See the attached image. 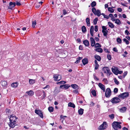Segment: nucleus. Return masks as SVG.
<instances>
[{
    "mask_svg": "<svg viewBox=\"0 0 130 130\" xmlns=\"http://www.w3.org/2000/svg\"><path fill=\"white\" fill-rule=\"evenodd\" d=\"M94 58L99 61L101 60V57L98 55L96 54L94 56Z\"/></svg>",
    "mask_w": 130,
    "mask_h": 130,
    "instance_id": "nucleus-23",
    "label": "nucleus"
},
{
    "mask_svg": "<svg viewBox=\"0 0 130 130\" xmlns=\"http://www.w3.org/2000/svg\"><path fill=\"white\" fill-rule=\"evenodd\" d=\"M95 51L97 52L100 53H102L103 51L102 49L101 48H98L95 49Z\"/></svg>",
    "mask_w": 130,
    "mask_h": 130,
    "instance_id": "nucleus-35",
    "label": "nucleus"
},
{
    "mask_svg": "<svg viewBox=\"0 0 130 130\" xmlns=\"http://www.w3.org/2000/svg\"><path fill=\"white\" fill-rule=\"evenodd\" d=\"M104 18L107 19H108L109 18V16H108L106 15H105L104 16Z\"/></svg>",
    "mask_w": 130,
    "mask_h": 130,
    "instance_id": "nucleus-61",
    "label": "nucleus"
},
{
    "mask_svg": "<svg viewBox=\"0 0 130 130\" xmlns=\"http://www.w3.org/2000/svg\"><path fill=\"white\" fill-rule=\"evenodd\" d=\"M115 21V23L118 25H119L121 24V23L120 20L118 19H115L113 22Z\"/></svg>",
    "mask_w": 130,
    "mask_h": 130,
    "instance_id": "nucleus-16",
    "label": "nucleus"
},
{
    "mask_svg": "<svg viewBox=\"0 0 130 130\" xmlns=\"http://www.w3.org/2000/svg\"><path fill=\"white\" fill-rule=\"evenodd\" d=\"M107 125L106 122H104L99 127V129H103L107 127Z\"/></svg>",
    "mask_w": 130,
    "mask_h": 130,
    "instance_id": "nucleus-6",
    "label": "nucleus"
},
{
    "mask_svg": "<svg viewBox=\"0 0 130 130\" xmlns=\"http://www.w3.org/2000/svg\"><path fill=\"white\" fill-rule=\"evenodd\" d=\"M98 86L104 92L105 91V86L101 83L99 84Z\"/></svg>",
    "mask_w": 130,
    "mask_h": 130,
    "instance_id": "nucleus-13",
    "label": "nucleus"
},
{
    "mask_svg": "<svg viewBox=\"0 0 130 130\" xmlns=\"http://www.w3.org/2000/svg\"><path fill=\"white\" fill-rule=\"evenodd\" d=\"M8 118L9 119V121L13 122H16L17 119L18 118L16 117V116L14 115H11L9 116Z\"/></svg>",
    "mask_w": 130,
    "mask_h": 130,
    "instance_id": "nucleus-2",
    "label": "nucleus"
},
{
    "mask_svg": "<svg viewBox=\"0 0 130 130\" xmlns=\"http://www.w3.org/2000/svg\"><path fill=\"white\" fill-rule=\"evenodd\" d=\"M108 10L110 13H113L114 12V10L111 7H108Z\"/></svg>",
    "mask_w": 130,
    "mask_h": 130,
    "instance_id": "nucleus-38",
    "label": "nucleus"
},
{
    "mask_svg": "<svg viewBox=\"0 0 130 130\" xmlns=\"http://www.w3.org/2000/svg\"><path fill=\"white\" fill-rule=\"evenodd\" d=\"M94 27L93 26H91L90 29V32L91 36L92 37L93 36Z\"/></svg>",
    "mask_w": 130,
    "mask_h": 130,
    "instance_id": "nucleus-20",
    "label": "nucleus"
},
{
    "mask_svg": "<svg viewBox=\"0 0 130 130\" xmlns=\"http://www.w3.org/2000/svg\"><path fill=\"white\" fill-rule=\"evenodd\" d=\"M8 125L10 127L13 128L15 126L17 125V124L15 122L10 121V122L8 123Z\"/></svg>",
    "mask_w": 130,
    "mask_h": 130,
    "instance_id": "nucleus-8",
    "label": "nucleus"
},
{
    "mask_svg": "<svg viewBox=\"0 0 130 130\" xmlns=\"http://www.w3.org/2000/svg\"><path fill=\"white\" fill-rule=\"evenodd\" d=\"M35 112L39 115L41 118H43V116L42 113L40 110L36 109L35 110Z\"/></svg>",
    "mask_w": 130,
    "mask_h": 130,
    "instance_id": "nucleus-9",
    "label": "nucleus"
},
{
    "mask_svg": "<svg viewBox=\"0 0 130 130\" xmlns=\"http://www.w3.org/2000/svg\"><path fill=\"white\" fill-rule=\"evenodd\" d=\"M112 72L114 74L116 75L118 74V69L117 68L115 67H114L112 68Z\"/></svg>",
    "mask_w": 130,
    "mask_h": 130,
    "instance_id": "nucleus-12",
    "label": "nucleus"
},
{
    "mask_svg": "<svg viewBox=\"0 0 130 130\" xmlns=\"http://www.w3.org/2000/svg\"><path fill=\"white\" fill-rule=\"evenodd\" d=\"M92 10V12L94 13V14H95L97 11L96 10V9L95 8H93Z\"/></svg>",
    "mask_w": 130,
    "mask_h": 130,
    "instance_id": "nucleus-51",
    "label": "nucleus"
},
{
    "mask_svg": "<svg viewBox=\"0 0 130 130\" xmlns=\"http://www.w3.org/2000/svg\"><path fill=\"white\" fill-rule=\"evenodd\" d=\"M63 14L64 15H65L67 13V11L66 10L64 9L63 10Z\"/></svg>",
    "mask_w": 130,
    "mask_h": 130,
    "instance_id": "nucleus-63",
    "label": "nucleus"
},
{
    "mask_svg": "<svg viewBox=\"0 0 130 130\" xmlns=\"http://www.w3.org/2000/svg\"><path fill=\"white\" fill-rule=\"evenodd\" d=\"M105 94L106 97L109 98L110 97L111 95V90L109 88L106 89Z\"/></svg>",
    "mask_w": 130,
    "mask_h": 130,
    "instance_id": "nucleus-5",
    "label": "nucleus"
},
{
    "mask_svg": "<svg viewBox=\"0 0 130 130\" xmlns=\"http://www.w3.org/2000/svg\"><path fill=\"white\" fill-rule=\"evenodd\" d=\"M102 32L103 34V35L105 36H107L108 35V30H106L105 31H102Z\"/></svg>",
    "mask_w": 130,
    "mask_h": 130,
    "instance_id": "nucleus-37",
    "label": "nucleus"
},
{
    "mask_svg": "<svg viewBox=\"0 0 130 130\" xmlns=\"http://www.w3.org/2000/svg\"><path fill=\"white\" fill-rule=\"evenodd\" d=\"M127 108L126 107H122L120 109V111L121 112H124L126 110Z\"/></svg>",
    "mask_w": 130,
    "mask_h": 130,
    "instance_id": "nucleus-22",
    "label": "nucleus"
},
{
    "mask_svg": "<svg viewBox=\"0 0 130 130\" xmlns=\"http://www.w3.org/2000/svg\"><path fill=\"white\" fill-rule=\"evenodd\" d=\"M82 32L84 33H85L86 32V28L84 26H82Z\"/></svg>",
    "mask_w": 130,
    "mask_h": 130,
    "instance_id": "nucleus-31",
    "label": "nucleus"
},
{
    "mask_svg": "<svg viewBox=\"0 0 130 130\" xmlns=\"http://www.w3.org/2000/svg\"><path fill=\"white\" fill-rule=\"evenodd\" d=\"M94 14L95 15H96L99 17L101 15L100 11L98 10H97Z\"/></svg>",
    "mask_w": 130,
    "mask_h": 130,
    "instance_id": "nucleus-32",
    "label": "nucleus"
},
{
    "mask_svg": "<svg viewBox=\"0 0 130 130\" xmlns=\"http://www.w3.org/2000/svg\"><path fill=\"white\" fill-rule=\"evenodd\" d=\"M0 84L3 88H5L7 87V84L6 81H2L1 82Z\"/></svg>",
    "mask_w": 130,
    "mask_h": 130,
    "instance_id": "nucleus-10",
    "label": "nucleus"
},
{
    "mask_svg": "<svg viewBox=\"0 0 130 130\" xmlns=\"http://www.w3.org/2000/svg\"><path fill=\"white\" fill-rule=\"evenodd\" d=\"M18 83L15 82L11 84V86L13 88H15L17 87L18 86Z\"/></svg>",
    "mask_w": 130,
    "mask_h": 130,
    "instance_id": "nucleus-25",
    "label": "nucleus"
},
{
    "mask_svg": "<svg viewBox=\"0 0 130 130\" xmlns=\"http://www.w3.org/2000/svg\"><path fill=\"white\" fill-rule=\"evenodd\" d=\"M91 93L94 96L96 95V92L94 90H93L91 91Z\"/></svg>",
    "mask_w": 130,
    "mask_h": 130,
    "instance_id": "nucleus-42",
    "label": "nucleus"
},
{
    "mask_svg": "<svg viewBox=\"0 0 130 130\" xmlns=\"http://www.w3.org/2000/svg\"><path fill=\"white\" fill-rule=\"evenodd\" d=\"M129 96V93L128 92L123 93L118 96L119 98L124 99L125 98H127Z\"/></svg>",
    "mask_w": 130,
    "mask_h": 130,
    "instance_id": "nucleus-4",
    "label": "nucleus"
},
{
    "mask_svg": "<svg viewBox=\"0 0 130 130\" xmlns=\"http://www.w3.org/2000/svg\"><path fill=\"white\" fill-rule=\"evenodd\" d=\"M118 89L117 88H115L114 89L113 92L114 93H117L118 92Z\"/></svg>",
    "mask_w": 130,
    "mask_h": 130,
    "instance_id": "nucleus-52",
    "label": "nucleus"
},
{
    "mask_svg": "<svg viewBox=\"0 0 130 130\" xmlns=\"http://www.w3.org/2000/svg\"><path fill=\"white\" fill-rule=\"evenodd\" d=\"M83 43L86 46H88L89 45V43L88 41L87 40H85L83 41Z\"/></svg>",
    "mask_w": 130,
    "mask_h": 130,
    "instance_id": "nucleus-24",
    "label": "nucleus"
},
{
    "mask_svg": "<svg viewBox=\"0 0 130 130\" xmlns=\"http://www.w3.org/2000/svg\"><path fill=\"white\" fill-rule=\"evenodd\" d=\"M60 117L61 119L62 120V121H63L65 118H66L67 117L66 116H63L62 115H61Z\"/></svg>",
    "mask_w": 130,
    "mask_h": 130,
    "instance_id": "nucleus-47",
    "label": "nucleus"
},
{
    "mask_svg": "<svg viewBox=\"0 0 130 130\" xmlns=\"http://www.w3.org/2000/svg\"><path fill=\"white\" fill-rule=\"evenodd\" d=\"M113 50L114 51L116 52H118V50L116 47L113 48Z\"/></svg>",
    "mask_w": 130,
    "mask_h": 130,
    "instance_id": "nucleus-58",
    "label": "nucleus"
},
{
    "mask_svg": "<svg viewBox=\"0 0 130 130\" xmlns=\"http://www.w3.org/2000/svg\"><path fill=\"white\" fill-rule=\"evenodd\" d=\"M70 87V86L68 85H61L60 86V88H62L63 89L64 88L65 89H67Z\"/></svg>",
    "mask_w": 130,
    "mask_h": 130,
    "instance_id": "nucleus-15",
    "label": "nucleus"
},
{
    "mask_svg": "<svg viewBox=\"0 0 130 130\" xmlns=\"http://www.w3.org/2000/svg\"><path fill=\"white\" fill-rule=\"evenodd\" d=\"M68 106L72 107L74 108L75 107V105L73 103H72L71 102H70L68 103Z\"/></svg>",
    "mask_w": 130,
    "mask_h": 130,
    "instance_id": "nucleus-34",
    "label": "nucleus"
},
{
    "mask_svg": "<svg viewBox=\"0 0 130 130\" xmlns=\"http://www.w3.org/2000/svg\"><path fill=\"white\" fill-rule=\"evenodd\" d=\"M121 124V122L114 121L112 123V125L114 129L117 130L121 128V126L120 125Z\"/></svg>",
    "mask_w": 130,
    "mask_h": 130,
    "instance_id": "nucleus-1",
    "label": "nucleus"
},
{
    "mask_svg": "<svg viewBox=\"0 0 130 130\" xmlns=\"http://www.w3.org/2000/svg\"><path fill=\"white\" fill-rule=\"evenodd\" d=\"M53 78L55 81H58L61 79L62 77L60 75L57 74H54L53 75Z\"/></svg>",
    "mask_w": 130,
    "mask_h": 130,
    "instance_id": "nucleus-3",
    "label": "nucleus"
},
{
    "mask_svg": "<svg viewBox=\"0 0 130 130\" xmlns=\"http://www.w3.org/2000/svg\"><path fill=\"white\" fill-rule=\"evenodd\" d=\"M94 46L95 47H101V45L98 43L95 44Z\"/></svg>",
    "mask_w": 130,
    "mask_h": 130,
    "instance_id": "nucleus-41",
    "label": "nucleus"
},
{
    "mask_svg": "<svg viewBox=\"0 0 130 130\" xmlns=\"http://www.w3.org/2000/svg\"><path fill=\"white\" fill-rule=\"evenodd\" d=\"M107 57L109 60H110L111 59V56L110 54H108L107 55Z\"/></svg>",
    "mask_w": 130,
    "mask_h": 130,
    "instance_id": "nucleus-54",
    "label": "nucleus"
},
{
    "mask_svg": "<svg viewBox=\"0 0 130 130\" xmlns=\"http://www.w3.org/2000/svg\"><path fill=\"white\" fill-rule=\"evenodd\" d=\"M59 83H60L61 84H65L66 83V82L65 81H61L59 82Z\"/></svg>",
    "mask_w": 130,
    "mask_h": 130,
    "instance_id": "nucleus-64",
    "label": "nucleus"
},
{
    "mask_svg": "<svg viewBox=\"0 0 130 130\" xmlns=\"http://www.w3.org/2000/svg\"><path fill=\"white\" fill-rule=\"evenodd\" d=\"M127 74V71L125 72L123 74V77L124 78L125 77V76Z\"/></svg>",
    "mask_w": 130,
    "mask_h": 130,
    "instance_id": "nucleus-57",
    "label": "nucleus"
},
{
    "mask_svg": "<svg viewBox=\"0 0 130 130\" xmlns=\"http://www.w3.org/2000/svg\"><path fill=\"white\" fill-rule=\"evenodd\" d=\"M125 33L126 34V35H128L130 34V33H129V32L127 30H125Z\"/></svg>",
    "mask_w": 130,
    "mask_h": 130,
    "instance_id": "nucleus-55",
    "label": "nucleus"
},
{
    "mask_svg": "<svg viewBox=\"0 0 130 130\" xmlns=\"http://www.w3.org/2000/svg\"><path fill=\"white\" fill-rule=\"evenodd\" d=\"M102 31H103V30L104 31H105L107 30H106L107 28H106V27L105 26H102Z\"/></svg>",
    "mask_w": 130,
    "mask_h": 130,
    "instance_id": "nucleus-53",
    "label": "nucleus"
},
{
    "mask_svg": "<svg viewBox=\"0 0 130 130\" xmlns=\"http://www.w3.org/2000/svg\"><path fill=\"white\" fill-rule=\"evenodd\" d=\"M60 91V89L58 88L55 87L54 91V92L55 94H57Z\"/></svg>",
    "mask_w": 130,
    "mask_h": 130,
    "instance_id": "nucleus-33",
    "label": "nucleus"
},
{
    "mask_svg": "<svg viewBox=\"0 0 130 130\" xmlns=\"http://www.w3.org/2000/svg\"><path fill=\"white\" fill-rule=\"evenodd\" d=\"M98 20V19L97 18H96L93 20V23L94 25H96L97 23V22Z\"/></svg>",
    "mask_w": 130,
    "mask_h": 130,
    "instance_id": "nucleus-45",
    "label": "nucleus"
},
{
    "mask_svg": "<svg viewBox=\"0 0 130 130\" xmlns=\"http://www.w3.org/2000/svg\"><path fill=\"white\" fill-rule=\"evenodd\" d=\"M82 62L84 65H85L88 63V60L86 58H85L83 59Z\"/></svg>",
    "mask_w": 130,
    "mask_h": 130,
    "instance_id": "nucleus-26",
    "label": "nucleus"
},
{
    "mask_svg": "<svg viewBox=\"0 0 130 130\" xmlns=\"http://www.w3.org/2000/svg\"><path fill=\"white\" fill-rule=\"evenodd\" d=\"M117 42L119 43H121L122 41L121 39L119 38H118L117 39Z\"/></svg>",
    "mask_w": 130,
    "mask_h": 130,
    "instance_id": "nucleus-50",
    "label": "nucleus"
},
{
    "mask_svg": "<svg viewBox=\"0 0 130 130\" xmlns=\"http://www.w3.org/2000/svg\"><path fill=\"white\" fill-rule=\"evenodd\" d=\"M108 116L111 119H113L114 118V115L113 114H111L110 115H109Z\"/></svg>",
    "mask_w": 130,
    "mask_h": 130,
    "instance_id": "nucleus-48",
    "label": "nucleus"
},
{
    "mask_svg": "<svg viewBox=\"0 0 130 130\" xmlns=\"http://www.w3.org/2000/svg\"><path fill=\"white\" fill-rule=\"evenodd\" d=\"M123 40L127 44H129V42L126 39L124 38Z\"/></svg>",
    "mask_w": 130,
    "mask_h": 130,
    "instance_id": "nucleus-49",
    "label": "nucleus"
},
{
    "mask_svg": "<svg viewBox=\"0 0 130 130\" xmlns=\"http://www.w3.org/2000/svg\"><path fill=\"white\" fill-rule=\"evenodd\" d=\"M117 10L119 12H121L122 11V9L120 8H118Z\"/></svg>",
    "mask_w": 130,
    "mask_h": 130,
    "instance_id": "nucleus-59",
    "label": "nucleus"
},
{
    "mask_svg": "<svg viewBox=\"0 0 130 130\" xmlns=\"http://www.w3.org/2000/svg\"><path fill=\"white\" fill-rule=\"evenodd\" d=\"M16 4L18 6H20L21 5L20 3L18 2H16Z\"/></svg>",
    "mask_w": 130,
    "mask_h": 130,
    "instance_id": "nucleus-62",
    "label": "nucleus"
},
{
    "mask_svg": "<svg viewBox=\"0 0 130 130\" xmlns=\"http://www.w3.org/2000/svg\"><path fill=\"white\" fill-rule=\"evenodd\" d=\"M94 30L96 32H97L98 30V26L96 25L94 27Z\"/></svg>",
    "mask_w": 130,
    "mask_h": 130,
    "instance_id": "nucleus-56",
    "label": "nucleus"
},
{
    "mask_svg": "<svg viewBox=\"0 0 130 130\" xmlns=\"http://www.w3.org/2000/svg\"><path fill=\"white\" fill-rule=\"evenodd\" d=\"M30 96H32L34 94V92L33 91L30 90L29 91H27L26 92Z\"/></svg>",
    "mask_w": 130,
    "mask_h": 130,
    "instance_id": "nucleus-19",
    "label": "nucleus"
},
{
    "mask_svg": "<svg viewBox=\"0 0 130 130\" xmlns=\"http://www.w3.org/2000/svg\"><path fill=\"white\" fill-rule=\"evenodd\" d=\"M48 110L50 112H53V108L52 107H49L48 108Z\"/></svg>",
    "mask_w": 130,
    "mask_h": 130,
    "instance_id": "nucleus-43",
    "label": "nucleus"
},
{
    "mask_svg": "<svg viewBox=\"0 0 130 130\" xmlns=\"http://www.w3.org/2000/svg\"><path fill=\"white\" fill-rule=\"evenodd\" d=\"M108 24L109 26L111 28H114L115 27L114 25L111 22H108Z\"/></svg>",
    "mask_w": 130,
    "mask_h": 130,
    "instance_id": "nucleus-21",
    "label": "nucleus"
},
{
    "mask_svg": "<svg viewBox=\"0 0 130 130\" xmlns=\"http://www.w3.org/2000/svg\"><path fill=\"white\" fill-rule=\"evenodd\" d=\"M90 40L91 43V46H94L95 42V41L92 37H91L90 38Z\"/></svg>",
    "mask_w": 130,
    "mask_h": 130,
    "instance_id": "nucleus-17",
    "label": "nucleus"
},
{
    "mask_svg": "<svg viewBox=\"0 0 130 130\" xmlns=\"http://www.w3.org/2000/svg\"><path fill=\"white\" fill-rule=\"evenodd\" d=\"M109 17L111 18V20L113 22V21L115 19L113 14L111 13H110L109 14Z\"/></svg>",
    "mask_w": 130,
    "mask_h": 130,
    "instance_id": "nucleus-30",
    "label": "nucleus"
},
{
    "mask_svg": "<svg viewBox=\"0 0 130 130\" xmlns=\"http://www.w3.org/2000/svg\"><path fill=\"white\" fill-rule=\"evenodd\" d=\"M120 101V99L118 97H114L112 98L111 100V102L113 103H117L119 102Z\"/></svg>",
    "mask_w": 130,
    "mask_h": 130,
    "instance_id": "nucleus-7",
    "label": "nucleus"
},
{
    "mask_svg": "<svg viewBox=\"0 0 130 130\" xmlns=\"http://www.w3.org/2000/svg\"><path fill=\"white\" fill-rule=\"evenodd\" d=\"M84 110L82 108H80L78 110V112L79 114L80 115H82L83 113Z\"/></svg>",
    "mask_w": 130,
    "mask_h": 130,
    "instance_id": "nucleus-29",
    "label": "nucleus"
},
{
    "mask_svg": "<svg viewBox=\"0 0 130 130\" xmlns=\"http://www.w3.org/2000/svg\"><path fill=\"white\" fill-rule=\"evenodd\" d=\"M36 20H35L32 22V26L33 28L35 27V25H36Z\"/></svg>",
    "mask_w": 130,
    "mask_h": 130,
    "instance_id": "nucleus-39",
    "label": "nucleus"
},
{
    "mask_svg": "<svg viewBox=\"0 0 130 130\" xmlns=\"http://www.w3.org/2000/svg\"><path fill=\"white\" fill-rule=\"evenodd\" d=\"M82 57H79L76 60V61L75 62V63H77L80 61V60L82 59Z\"/></svg>",
    "mask_w": 130,
    "mask_h": 130,
    "instance_id": "nucleus-40",
    "label": "nucleus"
},
{
    "mask_svg": "<svg viewBox=\"0 0 130 130\" xmlns=\"http://www.w3.org/2000/svg\"><path fill=\"white\" fill-rule=\"evenodd\" d=\"M94 62L95 63V70H97L98 69L99 65L98 64L97 61L96 60H95L94 61Z\"/></svg>",
    "mask_w": 130,
    "mask_h": 130,
    "instance_id": "nucleus-28",
    "label": "nucleus"
},
{
    "mask_svg": "<svg viewBox=\"0 0 130 130\" xmlns=\"http://www.w3.org/2000/svg\"><path fill=\"white\" fill-rule=\"evenodd\" d=\"M43 97L44 98H45V96H46V94H45V92L44 91H43Z\"/></svg>",
    "mask_w": 130,
    "mask_h": 130,
    "instance_id": "nucleus-60",
    "label": "nucleus"
},
{
    "mask_svg": "<svg viewBox=\"0 0 130 130\" xmlns=\"http://www.w3.org/2000/svg\"><path fill=\"white\" fill-rule=\"evenodd\" d=\"M36 81L35 79H29V83L30 84L32 85L34 84Z\"/></svg>",
    "mask_w": 130,
    "mask_h": 130,
    "instance_id": "nucleus-18",
    "label": "nucleus"
},
{
    "mask_svg": "<svg viewBox=\"0 0 130 130\" xmlns=\"http://www.w3.org/2000/svg\"><path fill=\"white\" fill-rule=\"evenodd\" d=\"M86 22L87 25L89 26H90V19L89 18H87L86 19Z\"/></svg>",
    "mask_w": 130,
    "mask_h": 130,
    "instance_id": "nucleus-27",
    "label": "nucleus"
},
{
    "mask_svg": "<svg viewBox=\"0 0 130 130\" xmlns=\"http://www.w3.org/2000/svg\"><path fill=\"white\" fill-rule=\"evenodd\" d=\"M96 2L95 1H93L91 5L92 7H93L96 6Z\"/></svg>",
    "mask_w": 130,
    "mask_h": 130,
    "instance_id": "nucleus-44",
    "label": "nucleus"
},
{
    "mask_svg": "<svg viewBox=\"0 0 130 130\" xmlns=\"http://www.w3.org/2000/svg\"><path fill=\"white\" fill-rule=\"evenodd\" d=\"M103 70H105L107 72V74L109 75L110 74L111 72H110L109 69L107 67H105L103 68Z\"/></svg>",
    "mask_w": 130,
    "mask_h": 130,
    "instance_id": "nucleus-14",
    "label": "nucleus"
},
{
    "mask_svg": "<svg viewBox=\"0 0 130 130\" xmlns=\"http://www.w3.org/2000/svg\"><path fill=\"white\" fill-rule=\"evenodd\" d=\"M71 86L73 88L75 89H78V86L76 84H72Z\"/></svg>",
    "mask_w": 130,
    "mask_h": 130,
    "instance_id": "nucleus-36",
    "label": "nucleus"
},
{
    "mask_svg": "<svg viewBox=\"0 0 130 130\" xmlns=\"http://www.w3.org/2000/svg\"><path fill=\"white\" fill-rule=\"evenodd\" d=\"M9 5L8 7V8L12 9V8L15 6L16 4L15 3H13L12 2H11L9 3Z\"/></svg>",
    "mask_w": 130,
    "mask_h": 130,
    "instance_id": "nucleus-11",
    "label": "nucleus"
},
{
    "mask_svg": "<svg viewBox=\"0 0 130 130\" xmlns=\"http://www.w3.org/2000/svg\"><path fill=\"white\" fill-rule=\"evenodd\" d=\"M114 81L115 84L117 85H118L119 84V82L118 81L117 79L116 78H114Z\"/></svg>",
    "mask_w": 130,
    "mask_h": 130,
    "instance_id": "nucleus-46",
    "label": "nucleus"
}]
</instances>
